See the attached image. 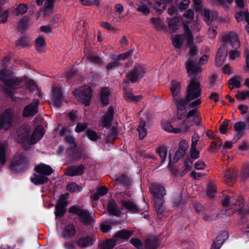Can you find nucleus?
I'll return each mask as SVG.
<instances>
[{
  "instance_id": "12",
  "label": "nucleus",
  "mask_w": 249,
  "mask_h": 249,
  "mask_svg": "<svg viewBox=\"0 0 249 249\" xmlns=\"http://www.w3.org/2000/svg\"><path fill=\"white\" fill-rule=\"evenodd\" d=\"M39 100L34 99L29 105L26 106L23 110L22 115L25 118H29L35 116L38 112Z\"/></svg>"
},
{
  "instance_id": "34",
  "label": "nucleus",
  "mask_w": 249,
  "mask_h": 249,
  "mask_svg": "<svg viewBox=\"0 0 249 249\" xmlns=\"http://www.w3.org/2000/svg\"><path fill=\"white\" fill-rule=\"evenodd\" d=\"M116 244V240L114 237L108 239L99 244L100 249H112Z\"/></svg>"
},
{
  "instance_id": "43",
  "label": "nucleus",
  "mask_w": 249,
  "mask_h": 249,
  "mask_svg": "<svg viewBox=\"0 0 249 249\" xmlns=\"http://www.w3.org/2000/svg\"><path fill=\"white\" fill-rule=\"evenodd\" d=\"M7 145L5 143H0V163L1 164H5L6 162L5 152Z\"/></svg>"
},
{
  "instance_id": "10",
  "label": "nucleus",
  "mask_w": 249,
  "mask_h": 249,
  "mask_svg": "<svg viewBox=\"0 0 249 249\" xmlns=\"http://www.w3.org/2000/svg\"><path fill=\"white\" fill-rule=\"evenodd\" d=\"M31 132V127L28 124H23L17 129V135L18 141L20 143L28 144L30 134Z\"/></svg>"
},
{
  "instance_id": "5",
  "label": "nucleus",
  "mask_w": 249,
  "mask_h": 249,
  "mask_svg": "<svg viewBox=\"0 0 249 249\" xmlns=\"http://www.w3.org/2000/svg\"><path fill=\"white\" fill-rule=\"evenodd\" d=\"M223 42L222 46L218 49L221 50V53L226 55L228 53L227 45L230 44L231 47L237 49L240 47V41L236 34L232 32H230L227 34L223 36L222 38Z\"/></svg>"
},
{
  "instance_id": "53",
  "label": "nucleus",
  "mask_w": 249,
  "mask_h": 249,
  "mask_svg": "<svg viewBox=\"0 0 249 249\" xmlns=\"http://www.w3.org/2000/svg\"><path fill=\"white\" fill-rule=\"evenodd\" d=\"M240 176L243 181L249 178V164L244 166L243 170L240 173Z\"/></svg>"
},
{
  "instance_id": "42",
  "label": "nucleus",
  "mask_w": 249,
  "mask_h": 249,
  "mask_svg": "<svg viewBox=\"0 0 249 249\" xmlns=\"http://www.w3.org/2000/svg\"><path fill=\"white\" fill-rule=\"evenodd\" d=\"M156 152L159 154L161 158V163L163 164L167 155V150L166 148L164 146L160 147L157 149Z\"/></svg>"
},
{
  "instance_id": "35",
  "label": "nucleus",
  "mask_w": 249,
  "mask_h": 249,
  "mask_svg": "<svg viewBox=\"0 0 249 249\" xmlns=\"http://www.w3.org/2000/svg\"><path fill=\"white\" fill-rule=\"evenodd\" d=\"M180 88V84L178 81L173 80L172 82V84L170 87V90L172 92L174 98L176 97L179 96Z\"/></svg>"
},
{
  "instance_id": "4",
  "label": "nucleus",
  "mask_w": 249,
  "mask_h": 249,
  "mask_svg": "<svg viewBox=\"0 0 249 249\" xmlns=\"http://www.w3.org/2000/svg\"><path fill=\"white\" fill-rule=\"evenodd\" d=\"M185 65L187 73L188 76H192L190 82L188 85H191L194 83L196 85L198 84V88L196 89H201L200 83L197 80L196 77L201 72V68L196 65V61L195 59H191V58H188V60L186 62Z\"/></svg>"
},
{
  "instance_id": "41",
  "label": "nucleus",
  "mask_w": 249,
  "mask_h": 249,
  "mask_svg": "<svg viewBox=\"0 0 249 249\" xmlns=\"http://www.w3.org/2000/svg\"><path fill=\"white\" fill-rule=\"evenodd\" d=\"M112 59L113 61L108 63L106 66V69L107 71L119 68L122 65L121 63L116 60L115 57L112 58Z\"/></svg>"
},
{
  "instance_id": "62",
  "label": "nucleus",
  "mask_w": 249,
  "mask_h": 249,
  "mask_svg": "<svg viewBox=\"0 0 249 249\" xmlns=\"http://www.w3.org/2000/svg\"><path fill=\"white\" fill-rule=\"evenodd\" d=\"M81 3L86 6H89L92 4H95L96 6L100 5L99 0H81Z\"/></svg>"
},
{
  "instance_id": "30",
  "label": "nucleus",
  "mask_w": 249,
  "mask_h": 249,
  "mask_svg": "<svg viewBox=\"0 0 249 249\" xmlns=\"http://www.w3.org/2000/svg\"><path fill=\"white\" fill-rule=\"evenodd\" d=\"M30 180L35 185H39L47 183L49 181V178L44 175L35 174L34 177L31 178Z\"/></svg>"
},
{
  "instance_id": "60",
  "label": "nucleus",
  "mask_w": 249,
  "mask_h": 249,
  "mask_svg": "<svg viewBox=\"0 0 249 249\" xmlns=\"http://www.w3.org/2000/svg\"><path fill=\"white\" fill-rule=\"evenodd\" d=\"M54 0H46L44 4V10L46 12H49L54 7Z\"/></svg>"
},
{
  "instance_id": "20",
  "label": "nucleus",
  "mask_w": 249,
  "mask_h": 249,
  "mask_svg": "<svg viewBox=\"0 0 249 249\" xmlns=\"http://www.w3.org/2000/svg\"><path fill=\"white\" fill-rule=\"evenodd\" d=\"M85 166L82 164L78 166L71 165L68 167L66 175L69 177L81 176L85 173Z\"/></svg>"
},
{
  "instance_id": "19",
  "label": "nucleus",
  "mask_w": 249,
  "mask_h": 249,
  "mask_svg": "<svg viewBox=\"0 0 249 249\" xmlns=\"http://www.w3.org/2000/svg\"><path fill=\"white\" fill-rule=\"evenodd\" d=\"M52 100L53 106L60 108L62 105V100L63 98V94L61 90L57 87H54L52 90Z\"/></svg>"
},
{
  "instance_id": "1",
  "label": "nucleus",
  "mask_w": 249,
  "mask_h": 249,
  "mask_svg": "<svg viewBox=\"0 0 249 249\" xmlns=\"http://www.w3.org/2000/svg\"><path fill=\"white\" fill-rule=\"evenodd\" d=\"M0 86L4 95L15 101L16 76L14 73L7 70L0 71Z\"/></svg>"
},
{
  "instance_id": "17",
  "label": "nucleus",
  "mask_w": 249,
  "mask_h": 249,
  "mask_svg": "<svg viewBox=\"0 0 249 249\" xmlns=\"http://www.w3.org/2000/svg\"><path fill=\"white\" fill-rule=\"evenodd\" d=\"M95 239L94 237L89 235H83L78 238L76 241V244L81 249H85L91 247L94 245Z\"/></svg>"
},
{
  "instance_id": "21",
  "label": "nucleus",
  "mask_w": 249,
  "mask_h": 249,
  "mask_svg": "<svg viewBox=\"0 0 249 249\" xmlns=\"http://www.w3.org/2000/svg\"><path fill=\"white\" fill-rule=\"evenodd\" d=\"M150 191L154 198H163L166 195L164 187L160 184H153L150 188Z\"/></svg>"
},
{
  "instance_id": "54",
  "label": "nucleus",
  "mask_w": 249,
  "mask_h": 249,
  "mask_svg": "<svg viewBox=\"0 0 249 249\" xmlns=\"http://www.w3.org/2000/svg\"><path fill=\"white\" fill-rule=\"evenodd\" d=\"M130 243L137 249H142V243L141 240L138 238H132L130 240Z\"/></svg>"
},
{
  "instance_id": "38",
  "label": "nucleus",
  "mask_w": 249,
  "mask_h": 249,
  "mask_svg": "<svg viewBox=\"0 0 249 249\" xmlns=\"http://www.w3.org/2000/svg\"><path fill=\"white\" fill-rule=\"evenodd\" d=\"M184 43L183 36L182 34L176 35L173 41V44L177 49H180Z\"/></svg>"
},
{
  "instance_id": "36",
  "label": "nucleus",
  "mask_w": 249,
  "mask_h": 249,
  "mask_svg": "<svg viewBox=\"0 0 249 249\" xmlns=\"http://www.w3.org/2000/svg\"><path fill=\"white\" fill-rule=\"evenodd\" d=\"M188 144L185 140H182L179 143V146L178 149L177 150L176 154L177 156L183 157L185 152L187 149Z\"/></svg>"
},
{
  "instance_id": "59",
  "label": "nucleus",
  "mask_w": 249,
  "mask_h": 249,
  "mask_svg": "<svg viewBox=\"0 0 249 249\" xmlns=\"http://www.w3.org/2000/svg\"><path fill=\"white\" fill-rule=\"evenodd\" d=\"M87 58L91 62L96 64H102L103 61L102 59L97 56H94L92 54H89Z\"/></svg>"
},
{
  "instance_id": "47",
  "label": "nucleus",
  "mask_w": 249,
  "mask_h": 249,
  "mask_svg": "<svg viewBox=\"0 0 249 249\" xmlns=\"http://www.w3.org/2000/svg\"><path fill=\"white\" fill-rule=\"evenodd\" d=\"M228 233L227 231H222L217 236L215 241L221 244H223V243L228 239Z\"/></svg>"
},
{
  "instance_id": "11",
  "label": "nucleus",
  "mask_w": 249,
  "mask_h": 249,
  "mask_svg": "<svg viewBox=\"0 0 249 249\" xmlns=\"http://www.w3.org/2000/svg\"><path fill=\"white\" fill-rule=\"evenodd\" d=\"M69 161L72 163L81 160L85 159L86 156L83 153L82 150L80 147H71L66 150Z\"/></svg>"
},
{
  "instance_id": "51",
  "label": "nucleus",
  "mask_w": 249,
  "mask_h": 249,
  "mask_svg": "<svg viewBox=\"0 0 249 249\" xmlns=\"http://www.w3.org/2000/svg\"><path fill=\"white\" fill-rule=\"evenodd\" d=\"M118 131L117 129L115 127H112L109 132V134L107 137L108 141H114L118 135Z\"/></svg>"
},
{
  "instance_id": "31",
  "label": "nucleus",
  "mask_w": 249,
  "mask_h": 249,
  "mask_svg": "<svg viewBox=\"0 0 249 249\" xmlns=\"http://www.w3.org/2000/svg\"><path fill=\"white\" fill-rule=\"evenodd\" d=\"M29 28V19L28 17L24 16L19 21L18 30L21 34H25Z\"/></svg>"
},
{
  "instance_id": "18",
  "label": "nucleus",
  "mask_w": 249,
  "mask_h": 249,
  "mask_svg": "<svg viewBox=\"0 0 249 249\" xmlns=\"http://www.w3.org/2000/svg\"><path fill=\"white\" fill-rule=\"evenodd\" d=\"M45 131L42 125H37L29 137L28 144H34L39 142L43 137Z\"/></svg>"
},
{
  "instance_id": "55",
  "label": "nucleus",
  "mask_w": 249,
  "mask_h": 249,
  "mask_svg": "<svg viewBox=\"0 0 249 249\" xmlns=\"http://www.w3.org/2000/svg\"><path fill=\"white\" fill-rule=\"evenodd\" d=\"M216 142H213L209 147V150L213 149H219L222 145V140L219 137H217Z\"/></svg>"
},
{
  "instance_id": "37",
  "label": "nucleus",
  "mask_w": 249,
  "mask_h": 249,
  "mask_svg": "<svg viewBox=\"0 0 249 249\" xmlns=\"http://www.w3.org/2000/svg\"><path fill=\"white\" fill-rule=\"evenodd\" d=\"M66 206L61 204H57L55 206V211L54 212L55 218H62L64 216L67 211Z\"/></svg>"
},
{
  "instance_id": "63",
  "label": "nucleus",
  "mask_w": 249,
  "mask_h": 249,
  "mask_svg": "<svg viewBox=\"0 0 249 249\" xmlns=\"http://www.w3.org/2000/svg\"><path fill=\"white\" fill-rule=\"evenodd\" d=\"M247 97H249V91L245 92L239 91L238 93L235 95V98L239 100H244Z\"/></svg>"
},
{
  "instance_id": "32",
  "label": "nucleus",
  "mask_w": 249,
  "mask_h": 249,
  "mask_svg": "<svg viewBox=\"0 0 249 249\" xmlns=\"http://www.w3.org/2000/svg\"><path fill=\"white\" fill-rule=\"evenodd\" d=\"M162 126L166 131L169 133L178 134L182 131V129L181 127H180V123H179L178 127L175 128L173 125H172L169 122H165L163 123Z\"/></svg>"
},
{
  "instance_id": "22",
  "label": "nucleus",
  "mask_w": 249,
  "mask_h": 249,
  "mask_svg": "<svg viewBox=\"0 0 249 249\" xmlns=\"http://www.w3.org/2000/svg\"><path fill=\"white\" fill-rule=\"evenodd\" d=\"M121 203L123 207L131 213H137L140 212V209L133 201L125 198L121 200Z\"/></svg>"
},
{
  "instance_id": "33",
  "label": "nucleus",
  "mask_w": 249,
  "mask_h": 249,
  "mask_svg": "<svg viewBox=\"0 0 249 249\" xmlns=\"http://www.w3.org/2000/svg\"><path fill=\"white\" fill-rule=\"evenodd\" d=\"M108 188L104 186H101L97 189L96 192L91 196V199L93 201H97L101 196L106 195L108 192Z\"/></svg>"
},
{
  "instance_id": "44",
  "label": "nucleus",
  "mask_w": 249,
  "mask_h": 249,
  "mask_svg": "<svg viewBox=\"0 0 249 249\" xmlns=\"http://www.w3.org/2000/svg\"><path fill=\"white\" fill-rule=\"evenodd\" d=\"M151 23L153 25V28L157 31H159L163 28L161 19L160 18L153 17L151 19Z\"/></svg>"
},
{
  "instance_id": "29",
  "label": "nucleus",
  "mask_w": 249,
  "mask_h": 249,
  "mask_svg": "<svg viewBox=\"0 0 249 249\" xmlns=\"http://www.w3.org/2000/svg\"><path fill=\"white\" fill-rule=\"evenodd\" d=\"M145 249H156L160 246L159 239L155 236H151L147 238L145 242Z\"/></svg>"
},
{
  "instance_id": "45",
  "label": "nucleus",
  "mask_w": 249,
  "mask_h": 249,
  "mask_svg": "<svg viewBox=\"0 0 249 249\" xmlns=\"http://www.w3.org/2000/svg\"><path fill=\"white\" fill-rule=\"evenodd\" d=\"M116 181L117 184H119L123 186H127L129 184L128 178L124 175L117 176L116 178Z\"/></svg>"
},
{
  "instance_id": "52",
  "label": "nucleus",
  "mask_w": 249,
  "mask_h": 249,
  "mask_svg": "<svg viewBox=\"0 0 249 249\" xmlns=\"http://www.w3.org/2000/svg\"><path fill=\"white\" fill-rule=\"evenodd\" d=\"M246 126V123L240 121L234 124L233 128L235 131L238 132H242L245 129Z\"/></svg>"
},
{
  "instance_id": "40",
  "label": "nucleus",
  "mask_w": 249,
  "mask_h": 249,
  "mask_svg": "<svg viewBox=\"0 0 249 249\" xmlns=\"http://www.w3.org/2000/svg\"><path fill=\"white\" fill-rule=\"evenodd\" d=\"M229 127L231 129V123L230 120L226 119L220 126L219 131L221 134H226Z\"/></svg>"
},
{
  "instance_id": "61",
  "label": "nucleus",
  "mask_w": 249,
  "mask_h": 249,
  "mask_svg": "<svg viewBox=\"0 0 249 249\" xmlns=\"http://www.w3.org/2000/svg\"><path fill=\"white\" fill-rule=\"evenodd\" d=\"M29 41L27 39V37L25 36H23L21 37L18 40V42H17V46H20L23 47H26L29 46Z\"/></svg>"
},
{
  "instance_id": "28",
  "label": "nucleus",
  "mask_w": 249,
  "mask_h": 249,
  "mask_svg": "<svg viewBox=\"0 0 249 249\" xmlns=\"http://www.w3.org/2000/svg\"><path fill=\"white\" fill-rule=\"evenodd\" d=\"M110 90L107 87L103 88L100 91L101 107H104L109 103Z\"/></svg>"
},
{
  "instance_id": "48",
  "label": "nucleus",
  "mask_w": 249,
  "mask_h": 249,
  "mask_svg": "<svg viewBox=\"0 0 249 249\" xmlns=\"http://www.w3.org/2000/svg\"><path fill=\"white\" fill-rule=\"evenodd\" d=\"M46 45L45 39L42 36L37 37L36 40V48L38 51L44 48Z\"/></svg>"
},
{
  "instance_id": "13",
  "label": "nucleus",
  "mask_w": 249,
  "mask_h": 249,
  "mask_svg": "<svg viewBox=\"0 0 249 249\" xmlns=\"http://www.w3.org/2000/svg\"><path fill=\"white\" fill-rule=\"evenodd\" d=\"M30 160L25 154L17 156V174H22L29 168Z\"/></svg>"
},
{
  "instance_id": "8",
  "label": "nucleus",
  "mask_w": 249,
  "mask_h": 249,
  "mask_svg": "<svg viewBox=\"0 0 249 249\" xmlns=\"http://www.w3.org/2000/svg\"><path fill=\"white\" fill-rule=\"evenodd\" d=\"M69 212L78 215L80 218L81 222L86 226L91 225L93 221V219L89 212L87 210L82 209L78 205L71 206L69 208Z\"/></svg>"
},
{
  "instance_id": "39",
  "label": "nucleus",
  "mask_w": 249,
  "mask_h": 249,
  "mask_svg": "<svg viewBox=\"0 0 249 249\" xmlns=\"http://www.w3.org/2000/svg\"><path fill=\"white\" fill-rule=\"evenodd\" d=\"M173 0H160L156 1V3L158 5V7H161V8H157L155 7V9L158 12H160V14H161L164 10L166 9L167 3H171Z\"/></svg>"
},
{
  "instance_id": "14",
  "label": "nucleus",
  "mask_w": 249,
  "mask_h": 249,
  "mask_svg": "<svg viewBox=\"0 0 249 249\" xmlns=\"http://www.w3.org/2000/svg\"><path fill=\"white\" fill-rule=\"evenodd\" d=\"M21 83H23L25 87V89L30 92H34L36 89L37 85L35 81L28 76H23L20 78L17 77V93L19 89L18 86Z\"/></svg>"
},
{
  "instance_id": "6",
  "label": "nucleus",
  "mask_w": 249,
  "mask_h": 249,
  "mask_svg": "<svg viewBox=\"0 0 249 249\" xmlns=\"http://www.w3.org/2000/svg\"><path fill=\"white\" fill-rule=\"evenodd\" d=\"M92 90L89 86L85 85L77 89H75L73 91V94L78 98V101L86 107L90 105L92 97Z\"/></svg>"
},
{
  "instance_id": "23",
  "label": "nucleus",
  "mask_w": 249,
  "mask_h": 249,
  "mask_svg": "<svg viewBox=\"0 0 249 249\" xmlns=\"http://www.w3.org/2000/svg\"><path fill=\"white\" fill-rule=\"evenodd\" d=\"M76 233L75 226L71 223L65 226L62 232V236L66 239H69L74 237Z\"/></svg>"
},
{
  "instance_id": "9",
  "label": "nucleus",
  "mask_w": 249,
  "mask_h": 249,
  "mask_svg": "<svg viewBox=\"0 0 249 249\" xmlns=\"http://www.w3.org/2000/svg\"><path fill=\"white\" fill-rule=\"evenodd\" d=\"M14 116V110L7 109L0 116V130L4 129H9L13 123Z\"/></svg>"
},
{
  "instance_id": "27",
  "label": "nucleus",
  "mask_w": 249,
  "mask_h": 249,
  "mask_svg": "<svg viewBox=\"0 0 249 249\" xmlns=\"http://www.w3.org/2000/svg\"><path fill=\"white\" fill-rule=\"evenodd\" d=\"M237 172L233 169L227 170L225 174V181L230 186H232L236 181L237 177Z\"/></svg>"
},
{
  "instance_id": "49",
  "label": "nucleus",
  "mask_w": 249,
  "mask_h": 249,
  "mask_svg": "<svg viewBox=\"0 0 249 249\" xmlns=\"http://www.w3.org/2000/svg\"><path fill=\"white\" fill-rule=\"evenodd\" d=\"M134 51V49H131L130 51L125 52L123 53H120L116 57V60L119 62L121 60H125L128 57L132 55Z\"/></svg>"
},
{
  "instance_id": "58",
  "label": "nucleus",
  "mask_w": 249,
  "mask_h": 249,
  "mask_svg": "<svg viewBox=\"0 0 249 249\" xmlns=\"http://www.w3.org/2000/svg\"><path fill=\"white\" fill-rule=\"evenodd\" d=\"M88 126V124L86 123L79 122L77 124L75 128V131L77 133H80L86 130Z\"/></svg>"
},
{
  "instance_id": "50",
  "label": "nucleus",
  "mask_w": 249,
  "mask_h": 249,
  "mask_svg": "<svg viewBox=\"0 0 249 249\" xmlns=\"http://www.w3.org/2000/svg\"><path fill=\"white\" fill-rule=\"evenodd\" d=\"M87 135L89 139L92 141H96L99 139H100V137H99L96 132L91 129H88L87 130Z\"/></svg>"
},
{
  "instance_id": "24",
  "label": "nucleus",
  "mask_w": 249,
  "mask_h": 249,
  "mask_svg": "<svg viewBox=\"0 0 249 249\" xmlns=\"http://www.w3.org/2000/svg\"><path fill=\"white\" fill-rule=\"evenodd\" d=\"M34 170L37 173L47 177L51 175L53 172V170L50 165L43 163L36 166Z\"/></svg>"
},
{
  "instance_id": "26",
  "label": "nucleus",
  "mask_w": 249,
  "mask_h": 249,
  "mask_svg": "<svg viewBox=\"0 0 249 249\" xmlns=\"http://www.w3.org/2000/svg\"><path fill=\"white\" fill-rule=\"evenodd\" d=\"M107 210L110 215L116 216H119L121 213V211L117 206L116 201L113 199L108 201Z\"/></svg>"
},
{
  "instance_id": "3",
  "label": "nucleus",
  "mask_w": 249,
  "mask_h": 249,
  "mask_svg": "<svg viewBox=\"0 0 249 249\" xmlns=\"http://www.w3.org/2000/svg\"><path fill=\"white\" fill-rule=\"evenodd\" d=\"M222 204L225 207H230V211L228 213L230 216L237 212L240 215L247 214L248 211L244 208V202L242 197L238 195H227L222 200Z\"/></svg>"
},
{
  "instance_id": "7",
  "label": "nucleus",
  "mask_w": 249,
  "mask_h": 249,
  "mask_svg": "<svg viewBox=\"0 0 249 249\" xmlns=\"http://www.w3.org/2000/svg\"><path fill=\"white\" fill-rule=\"evenodd\" d=\"M145 73V68L141 65L137 64L126 75L128 80L124 79L123 82L125 83H129V82L131 83H135L142 79Z\"/></svg>"
},
{
  "instance_id": "16",
  "label": "nucleus",
  "mask_w": 249,
  "mask_h": 249,
  "mask_svg": "<svg viewBox=\"0 0 249 249\" xmlns=\"http://www.w3.org/2000/svg\"><path fill=\"white\" fill-rule=\"evenodd\" d=\"M114 108L112 106L109 107L105 114L101 118V125L103 127L109 128L112 125L114 119Z\"/></svg>"
},
{
  "instance_id": "15",
  "label": "nucleus",
  "mask_w": 249,
  "mask_h": 249,
  "mask_svg": "<svg viewBox=\"0 0 249 249\" xmlns=\"http://www.w3.org/2000/svg\"><path fill=\"white\" fill-rule=\"evenodd\" d=\"M197 113H200L197 108H192V109H190L188 112L186 114L185 120L180 123V127H181L182 129V132H186L190 130L191 127L194 125L193 124H188L191 122L190 119L191 117H194V118L195 116H197Z\"/></svg>"
},
{
  "instance_id": "64",
  "label": "nucleus",
  "mask_w": 249,
  "mask_h": 249,
  "mask_svg": "<svg viewBox=\"0 0 249 249\" xmlns=\"http://www.w3.org/2000/svg\"><path fill=\"white\" fill-rule=\"evenodd\" d=\"M200 137L198 133L196 132H195V135L192 138V144H191V148L195 149L196 148L197 142L199 141Z\"/></svg>"
},
{
  "instance_id": "2",
  "label": "nucleus",
  "mask_w": 249,
  "mask_h": 249,
  "mask_svg": "<svg viewBox=\"0 0 249 249\" xmlns=\"http://www.w3.org/2000/svg\"><path fill=\"white\" fill-rule=\"evenodd\" d=\"M198 84L196 85L195 83L188 85L187 94L185 98H180L179 96L174 98L178 111L187 112V108L189 107V103L201 95V89H196L198 88Z\"/></svg>"
},
{
  "instance_id": "46",
  "label": "nucleus",
  "mask_w": 249,
  "mask_h": 249,
  "mask_svg": "<svg viewBox=\"0 0 249 249\" xmlns=\"http://www.w3.org/2000/svg\"><path fill=\"white\" fill-rule=\"evenodd\" d=\"M28 4L20 3L17 6V16L23 15L26 13L28 10Z\"/></svg>"
},
{
  "instance_id": "57",
  "label": "nucleus",
  "mask_w": 249,
  "mask_h": 249,
  "mask_svg": "<svg viewBox=\"0 0 249 249\" xmlns=\"http://www.w3.org/2000/svg\"><path fill=\"white\" fill-rule=\"evenodd\" d=\"M216 192V187L213 184H210L208 187L207 195L211 197H213Z\"/></svg>"
},
{
  "instance_id": "56",
  "label": "nucleus",
  "mask_w": 249,
  "mask_h": 249,
  "mask_svg": "<svg viewBox=\"0 0 249 249\" xmlns=\"http://www.w3.org/2000/svg\"><path fill=\"white\" fill-rule=\"evenodd\" d=\"M229 84L232 85L233 87L231 89V90L235 87L236 88H240L241 86L240 81L238 79V77L235 76L230 79Z\"/></svg>"
},
{
  "instance_id": "25",
  "label": "nucleus",
  "mask_w": 249,
  "mask_h": 249,
  "mask_svg": "<svg viewBox=\"0 0 249 249\" xmlns=\"http://www.w3.org/2000/svg\"><path fill=\"white\" fill-rule=\"evenodd\" d=\"M134 232L132 231H128L126 229H122L117 231L113 235L116 242L118 240H122L125 241L127 240L133 234Z\"/></svg>"
}]
</instances>
